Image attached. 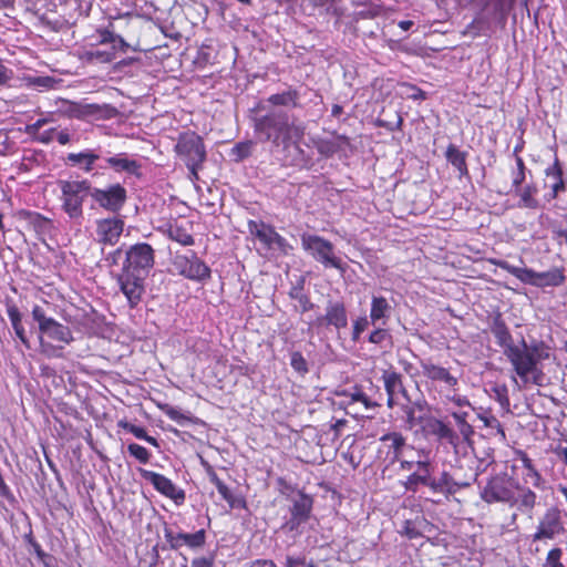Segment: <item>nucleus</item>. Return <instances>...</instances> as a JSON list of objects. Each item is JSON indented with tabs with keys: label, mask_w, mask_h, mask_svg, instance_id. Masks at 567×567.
Segmentation results:
<instances>
[{
	"label": "nucleus",
	"mask_w": 567,
	"mask_h": 567,
	"mask_svg": "<svg viewBox=\"0 0 567 567\" xmlns=\"http://www.w3.org/2000/svg\"><path fill=\"white\" fill-rule=\"evenodd\" d=\"M32 317L39 324L41 353L48 358H61L62 349L73 340L70 328L47 317L40 306L33 307Z\"/></svg>",
	"instance_id": "1"
},
{
	"label": "nucleus",
	"mask_w": 567,
	"mask_h": 567,
	"mask_svg": "<svg viewBox=\"0 0 567 567\" xmlns=\"http://www.w3.org/2000/svg\"><path fill=\"white\" fill-rule=\"evenodd\" d=\"M504 354L520 381L519 383L516 378H513L519 389L528 383L540 384L543 372L538 363L542 355L537 353V348H529L523 340L520 344L509 347Z\"/></svg>",
	"instance_id": "2"
},
{
	"label": "nucleus",
	"mask_w": 567,
	"mask_h": 567,
	"mask_svg": "<svg viewBox=\"0 0 567 567\" xmlns=\"http://www.w3.org/2000/svg\"><path fill=\"white\" fill-rule=\"evenodd\" d=\"M492 262L515 276L519 281L537 288L559 287L565 282V274L560 268H551L547 271L537 272L530 268H519L505 260L494 259Z\"/></svg>",
	"instance_id": "3"
},
{
	"label": "nucleus",
	"mask_w": 567,
	"mask_h": 567,
	"mask_svg": "<svg viewBox=\"0 0 567 567\" xmlns=\"http://www.w3.org/2000/svg\"><path fill=\"white\" fill-rule=\"evenodd\" d=\"M61 190V203L63 212L71 219H81L83 216V203L91 193V183L82 181H59Z\"/></svg>",
	"instance_id": "4"
},
{
	"label": "nucleus",
	"mask_w": 567,
	"mask_h": 567,
	"mask_svg": "<svg viewBox=\"0 0 567 567\" xmlns=\"http://www.w3.org/2000/svg\"><path fill=\"white\" fill-rule=\"evenodd\" d=\"M519 483L506 473L496 474L488 478L486 484L481 488V498L488 503H506L515 505L516 489Z\"/></svg>",
	"instance_id": "5"
},
{
	"label": "nucleus",
	"mask_w": 567,
	"mask_h": 567,
	"mask_svg": "<svg viewBox=\"0 0 567 567\" xmlns=\"http://www.w3.org/2000/svg\"><path fill=\"white\" fill-rule=\"evenodd\" d=\"M175 151L186 163L192 175L197 177V169L206 157L205 146L202 138L193 132L183 133L178 137Z\"/></svg>",
	"instance_id": "6"
},
{
	"label": "nucleus",
	"mask_w": 567,
	"mask_h": 567,
	"mask_svg": "<svg viewBox=\"0 0 567 567\" xmlns=\"http://www.w3.org/2000/svg\"><path fill=\"white\" fill-rule=\"evenodd\" d=\"M301 245L306 251L324 267H332L344 271L341 259L334 255L333 245L327 239L317 235L303 234L301 236Z\"/></svg>",
	"instance_id": "7"
},
{
	"label": "nucleus",
	"mask_w": 567,
	"mask_h": 567,
	"mask_svg": "<svg viewBox=\"0 0 567 567\" xmlns=\"http://www.w3.org/2000/svg\"><path fill=\"white\" fill-rule=\"evenodd\" d=\"M248 229L251 236L258 239L267 250L279 255H288L291 247L274 227L259 220H249Z\"/></svg>",
	"instance_id": "8"
},
{
	"label": "nucleus",
	"mask_w": 567,
	"mask_h": 567,
	"mask_svg": "<svg viewBox=\"0 0 567 567\" xmlns=\"http://www.w3.org/2000/svg\"><path fill=\"white\" fill-rule=\"evenodd\" d=\"M565 532L563 512L558 507L551 506L540 516L532 538L533 542L553 540L565 534Z\"/></svg>",
	"instance_id": "9"
},
{
	"label": "nucleus",
	"mask_w": 567,
	"mask_h": 567,
	"mask_svg": "<svg viewBox=\"0 0 567 567\" xmlns=\"http://www.w3.org/2000/svg\"><path fill=\"white\" fill-rule=\"evenodd\" d=\"M379 441L378 458L382 460L386 466L394 464L400 457L406 456L408 452L414 451L398 432L384 434Z\"/></svg>",
	"instance_id": "10"
},
{
	"label": "nucleus",
	"mask_w": 567,
	"mask_h": 567,
	"mask_svg": "<svg viewBox=\"0 0 567 567\" xmlns=\"http://www.w3.org/2000/svg\"><path fill=\"white\" fill-rule=\"evenodd\" d=\"M90 197L101 208L117 213L126 202V189L121 184H112L105 188L91 186Z\"/></svg>",
	"instance_id": "11"
},
{
	"label": "nucleus",
	"mask_w": 567,
	"mask_h": 567,
	"mask_svg": "<svg viewBox=\"0 0 567 567\" xmlns=\"http://www.w3.org/2000/svg\"><path fill=\"white\" fill-rule=\"evenodd\" d=\"M153 265V248L148 244L142 243L127 250L123 270L146 276Z\"/></svg>",
	"instance_id": "12"
},
{
	"label": "nucleus",
	"mask_w": 567,
	"mask_h": 567,
	"mask_svg": "<svg viewBox=\"0 0 567 567\" xmlns=\"http://www.w3.org/2000/svg\"><path fill=\"white\" fill-rule=\"evenodd\" d=\"M173 265L179 275L192 280H204L209 277L210 270L195 254L175 255Z\"/></svg>",
	"instance_id": "13"
},
{
	"label": "nucleus",
	"mask_w": 567,
	"mask_h": 567,
	"mask_svg": "<svg viewBox=\"0 0 567 567\" xmlns=\"http://www.w3.org/2000/svg\"><path fill=\"white\" fill-rule=\"evenodd\" d=\"M312 498L299 492L297 496L292 498V505L290 507V518L285 523L284 528L288 532H299V527L305 524L312 511Z\"/></svg>",
	"instance_id": "14"
},
{
	"label": "nucleus",
	"mask_w": 567,
	"mask_h": 567,
	"mask_svg": "<svg viewBox=\"0 0 567 567\" xmlns=\"http://www.w3.org/2000/svg\"><path fill=\"white\" fill-rule=\"evenodd\" d=\"M142 476L150 482L158 493L174 501L176 505L184 503L185 492L177 487L168 477L146 470L142 472Z\"/></svg>",
	"instance_id": "15"
},
{
	"label": "nucleus",
	"mask_w": 567,
	"mask_h": 567,
	"mask_svg": "<svg viewBox=\"0 0 567 567\" xmlns=\"http://www.w3.org/2000/svg\"><path fill=\"white\" fill-rule=\"evenodd\" d=\"M101 44H111V49L101 50V49H91L86 51V56L89 60L97 61L102 63L111 62L115 56V51L117 49H124L126 47L125 41L120 37L114 34L109 30L100 31V40Z\"/></svg>",
	"instance_id": "16"
},
{
	"label": "nucleus",
	"mask_w": 567,
	"mask_h": 567,
	"mask_svg": "<svg viewBox=\"0 0 567 567\" xmlns=\"http://www.w3.org/2000/svg\"><path fill=\"white\" fill-rule=\"evenodd\" d=\"M144 277L126 270H122L118 277L120 288L131 307H135L141 301L144 292Z\"/></svg>",
	"instance_id": "17"
},
{
	"label": "nucleus",
	"mask_w": 567,
	"mask_h": 567,
	"mask_svg": "<svg viewBox=\"0 0 567 567\" xmlns=\"http://www.w3.org/2000/svg\"><path fill=\"white\" fill-rule=\"evenodd\" d=\"M124 228V223L122 219L112 217L99 219L96 221V236L99 243L103 245H115Z\"/></svg>",
	"instance_id": "18"
},
{
	"label": "nucleus",
	"mask_w": 567,
	"mask_h": 567,
	"mask_svg": "<svg viewBox=\"0 0 567 567\" xmlns=\"http://www.w3.org/2000/svg\"><path fill=\"white\" fill-rule=\"evenodd\" d=\"M165 538L173 549H178L183 546H187L190 549H197L205 545L206 533L204 529H199L193 534L174 533L172 529H165Z\"/></svg>",
	"instance_id": "19"
},
{
	"label": "nucleus",
	"mask_w": 567,
	"mask_h": 567,
	"mask_svg": "<svg viewBox=\"0 0 567 567\" xmlns=\"http://www.w3.org/2000/svg\"><path fill=\"white\" fill-rule=\"evenodd\" d=\"M517 454L523 465L522 480L524 484L543 489L545 487V480L536 468L533 460L523 451H519Z\"/></svg>",
	"instance_id": "20"
},
{
	"label": "nucleus",
	"mask_w": 567,
	"mask_h": 567,
	"mask_svg": "<svg viewBox=\"0 0 567 567\" xmlns=\"http://www.w3.org/2000/svg\"><path fill=\"white\" fill-rule=\"evenodd\" d=\"M189 223L179 224L177 221L169 223L164 228V234L172 240L181 244L182 246H192L194 238L190 234Z\"/></svg>",
	"instance_id": "21"
},
{
	"label": "nucleus",
	"mask_w": 567,
	"mask_h": 567,
	"mask_svg": "<svg viewBox=\"0 0 567 567\" xmlns=\"http://www.w3.org/2000/svg\"><path fill=\"white\" fill-rule=\"evenodd\" d=\"M467 483H457L455 482L452 476L447 472H443L439 478H431L427 486L434 492V493H441L446 496L452 495L456 493L462 487L467 486Z\"/></svg>",
	"instance_id": "22"
},
{
	"label": "nucleus",
	"mask_w": 567,
	"mask_h": 567,
	"mask_svg": "<svg viewBox=\"0 0 567 567\" xmlns=\"http://www.w3.org/2000/svg\"><path fill=\"white\" fill-rule=\"evenodd\" d=\"M421 368L423 374L432 381L443 382L449 388H454L457 384V379L443 367L425 361L421 363Z\"/></svg>",
	"instance_id": "23"
},
{
	"label": "nucleus",
	"mask_w": 567,
	"mask_h": 567,
	"mask_svg": "<svg viewBox=\"0 0 567 567\" xmlns=\"http://www.w3.org/2000/svg\"><path fill=\"white\" fill-rule=\"evenodd\" d=\"M391 315V306L386 298L372 296L370 320L372 324H385Z\"/></svg>",
	"instance_id": "24"
},
{
	"label": "nucleus",
	"mask_w": 567,
	"mask_h": 567,
	"mask_svg": "<svg viewBox=\"0 0 567 567\" xmlns=\"http://www.w3.org/2000/svg\"><path fill=\"white\" fill-rule=\"evenodd\" d=\"M427 431L439 440L446 441L452 446L458 445V435L443 421L433 419L427 422Z\"/></svg>",
	"instance_id": "25"
},
{
	"label": "nucleus",
	"mask_w": 567,
	"mask_h": 567,
	"mask_svg": "<svg viewBox=\"0 0 567 567\" xmlns=\"http://www.w3.org/2000/svg\"><path fill=\"white\" fill-rule=\"evenodd\" d=\"M323 320H326L328 324L333 326L337 329L347 327L348 317L343 303H329Z\"/></svg>",
	"instance_id": "26"
},
{
	"label": "nucleus",
	"mask_w": 567,
	"mask_h": 567,
	"mask_svg": "<svg viewBox=\"0 0 567 567\" xmlns=\"http://www.w3.org/2000/svg\"><path fill=\"white\" fill-rule=\"evenodd\" d=\"M491 330L496 338L498 346L503 348L504 353L506 350H508L509 347L516 346L513 343L512 334L508 331L505 322L502 320L501 316L494 318Z\"/></svg>",
	"instance_id": "27"
},
{
	"label": "nucleus",
	"mask_w": 567,
	"mask_h": 567,
	"mask_svg": "<svg viewBox=\"0 0 567 567\" xmlns=\"http://www.w3.org/2000/svg\"><path fill=\"white\" fill-rule=\"evenodd\" d=\"M210 481L215 484L218 493L228 503L230 508H246L245 498L243 496L234 495L228 486L223 483L215 473L210 475Z\"/></svg>",
	"instance_id": "28"
},
{
	"label": "nucleus",
	"mask_w": 567,
	"mask_h": 567,
	"mask_svg": "<svg viewBox=\"0 0 567 567\" xmlns=\"http://www.w3.org/2000/svg\"><path fill=\"white\" fill-rule=\"evenodd\" d=\"M97 159L99 155L90 150L80 153H70L68 155V161L70 163L79 166L82 171L86 173L93 169V166Z\"/></svg>",
	"instance_id": "29"
},
{
	"label": "nucleus",
	"mask_w": 567,
	"mask_h": 567,
	"mask_svg": "<svg viewBox=\"0 0 567 567\" xmlns=\"http://www.w3.org/2000/svg\"><path fill=\"white\" fill-rule=\"evenodd\" d=\"M515 194L519 197L518 207L536 209L538 208V200L536 199L537 188L534 185H526L514 189Z\"/></svg>",
	"instance_id": "30"
},
{
	"label": "nucleus",
	"mask_w": 567,
	"mask_h": 567,
	"mask_svg": "<svg viewBox=\"0 0 567 567\" xmlns=\"http://www.w3.org/2000/svg\"><path fill=\"white\" fill-rule=\"evenodd\" d=\"M106 163L115 171V172H127L135 173L140 167L136 161L131 159L126 154L121 153L115 156L106 158Z\"/></svg>",
	"instance_id": "31"
},
{
	"label": "nucleus",
	"mask_w": 567,
	"mask_h": 567,
	"mask_svg": "<svg viewBox=\"0 0 567 567\" xmlns=\"http://www.w3.org/2000/svg\"><path fill=\"white\" fill-rule=\"evenodd\" d=\"M446 159L451 163L461 175L467 174L466 157L456 146L450 145L446 150Z\"/></svg>",
	"instance_id": "32"
},
{
	"label": "nucleus",
	"mask_w": 567,
	"mask_h": 567,
	"mask_svg": "<svg viewBox=\"0 0 567 567\" xmlns=\"http://www.w3.org/2000/svg\"><path fill=\"white\" fill-rule=\"evenodd\" d=\"M384 386L389 395L388 404L392 405L393 395L401 389V377L394 371L385 372L383 374Z\"/></svg>",
	"instance_id": "33"
},
{
	"label": "nucleus",
	"mask_w": 567,
	"mask_h": 567,
	"mask_svg": "<svg viewBox=\"0 0 567 567\" xmlns=\"http://www.w3.org/2000/svg\"><path fill=\"white\" fill-rule=\"evenodd\" d=\"M517 491H519V494L518 496H516L515 504H517L520 508H525L528 511L533 509L537 502L536 493L532 491L529 487H522L520 485Z\"/></svg>",
	"instance_id": "34"
},
{
	"label": "nucleus",
	"mask_w": 567,
	"mask_h": 567,
	"mask_svg": "<svg viewBox=\"0 0 567 567\" xmlns=\"http://www.w3.org/2000/svg\"><path fill=\"white\" fill-rule=\"evenodd\" d=\"M298 100V93L293 90L285 91L282 93L272 94L268 101L274 105H291L296 106Z\"/></svg>",
	"instance_id": "35"
},
{
	"label": "nucleus",
	"mask_w": 567,
	"mask_h": 567,
	"mask_svg": "<svg viewBox=\"0 0 567 567\" xmlns=\"http://www.w3.org/2000/svg\"><path fill=\"white\" fill-rule=\"evenodd\" d=\"M120 426L125 431L132 433L136 439L144 440L145 442L152 444L153 446H157V440L153 436H150L146 430L142 426L134 425L128 422H120Z\"/></svg>",
	"instance_id": "36"
},
{
	"label": "nucleus",
	"mask_w": 567,
	"mask_h": 567,
	"mask_svg": "<svg viewBox=\"0 0 567 567\" xmlns=\"http://www.w3.org/2000/svg\"><path fill=\"white\" fill-rule=\"evenodd\" d=\"M429 483L430 473L415 472L408 476L406 481L404 482V487L406 491L415 493L419 484L427 486Z\"/></svg>",
	"instance_id": "37"
},
{
	"label": "nucleus",
	"mask_w": 567,
	"mask_h": 567,
	"mask_svg": "<svg viewBox=\"0 0 567 567\" xmlns=\"http://www.w3.org/2000/svg\"><path fill=\"white\" fill-rule=\"evenodd\" d=\"M561 559L563 549L560 547H553L548 550L542 567H566Z\"/></svg>",
	"instance_id": "38"
},
{
	"label": "nucleus",
	"mask_w": 567,
	"mask_h": 567,
	"mask_svg": "<svg viewBox=\"0 0 567 567\" xmlns=\"http://www.w3.org/2000/svg\"><path fill=\"white\" fill-rule=\"evenodd\" d=\"M252 147H254V142H251V141L237 143L231 148V155L236 162H240L251 154Z\"/></svg>",
	"instance_id": "39"
},
{
	"label": "nucleus",
	"mask_w": 567,
	"mask_h": 567,
	"mask_svg": "<svg viewBox=\"0 0 567 567\" xmlns=\"http://www.w3.org/2000/svg\"><path fill=\"white\" fill-rule=\"evenodd\" d=\"M127 451L140 463H142V464L148 463L151 453L144 446L136 444V443H131L127 446Z\"/></svg>",
	"instance_id": "40"
},
{
	"label": "nucleus",
	"mask_w": 567,
	"mask_h": 567,
	"mask_svg": "<svg viewBox=\"0 0 567 567\" xmlns=\"http://www.w3.org/2000/svg\"><path fill=\"white\" fill-rule=\"evenodd\" d=\"M525 181V164L522 157H516V169L512 174V186L517 189Z\"/></svg>",
	"instance_id": "41"
},
{
	"label": "nucleus",
	"mask_w": 567,
	"mask_h": 567,
	"mask_svg": "<svg viewBox=\"0 0 567 567\" xmlns=\"http://www.w3.org/2000/svg\"><path fill=\"white\" fill-rule=\"evenodd\" d=\"M277 128V123L274 116L267 115L260 118L256 124V130L266 133V137L270 138L269 130Z\"/></svg>",
	"instance_id": "42"
},
{
	"label": "nucleus",
	"mask_w": 567,
	"mask_h": 567,
	"mask_svg": "<svg viewBox=\"0 0 567 567\" xmlns=\"http://www.w3.org/2000/svg\"><path fill=\"white\" fill-rule=\"evenodd\" d=\"M290 364L292 369L301 374L308 372V364L300 352H293L291 354Z\"/></svg>",
	"instance_id": "43"
},
{
	"label": "nucleus",
	"mask_w": 567,
	"mask_h": 567,
	"mask_svg": "<svg viewBox=\"0 0 567 567\" xmlns=\"http://www.w3.org/2000/svg\"><path fill=\"white\" fill-rule=\"evenodd\" d=\"M7 315L10 319V322H11L13 329L23 327L22 326V316L17 306L8 305L7 306Z\"/></svg>",
	"instance_id": "44"
},
{
	"label": "nucleus",
	"mask_w": 567,
	"mask_h": 567,
	"mask_svg": "<svg viewBox=\"0 0 567 567\" xmlns=\"http://www.w3.org/2000/svg\"><path fill=\"white\" fill-rule=\"evenodd\" d=\"M369 327V320L367 317H360L353 322L352 339L359 340L360 334Z\"/></svg>",
	"instance_id": "45"
},
{
	"label": "nucleus",
	"mask_w": 567,
	"mask_h": 567,
	"mask_svg": "<svg viewBox=\"0 0 567 567\" xmlns=\"http://www.w3.org/2000/svg\"><path fill=\"white\" fill-rule=\"evenodd\" d=\"M547 177L553 178V182L563 179V169L558 158H555L554 163L545 169Z\"/></svg>",
	"instance_id": "46"
},
{
	"label": "nucleus",
	"mask_w": 567,
	"mask_h": 567,
	"mask_svg": "<svg viewBox=\"0 0 567 567\" xmlns=\"http://www.w3.org/2000/svg\"><path fill=\"white\" fill-rule=\"evenodd\" d=\"M286 567H316L311 561H307L303 557L288 556Z\"/></svg>",
	"instance_id": "47"
},
{
	"label": "nucleus",
	"mask_w": 567,
	"mask_h": 567,
	"mask_svg": "<svg viewBox=\"0 0 567 567\" xmlns=\"http://www.w3.org/2000/svg\"><path fill=\"white\" fill-rule=\"evenodd\" d=\"M417 454V458L415 460V465L417 466V472L430 473V462L425 455L421 453V451H414Z\"/></svg>",
	"instance_id": "48"
},
{
	"label": "nucleus",
	"mask_w": 567,
	"mask_h": 567,
	"mask_svg": "<svg viewBox=\"0 0 567 567\" xmlns=\"http://www.w3.org/2000/svg\"><path fill=\"white\" fill-rule=\"evenodd\" d=\"M388 333L384 329L378 328L373 330L369 336V341L371 343L379 344L383 342V340L386 338Z\"/></svg>",
	"instance_id": "49"
},
{
	"label": "nucleus",
	"mask_w": 567,
	"mask_h": 567,
	"mask_svg": "<svg viewBox=\"0 0 567 567\" xmlns=\"http://www.w3.org/2000/svg\"><path fill=\"white\" fill-rule=\"evenodd\" d=\"M405 86L411 91L409 93V97L410 99H413V100H419V101H423L426 99V94L424 91H422L421 89L414 86V85H410V84H405Z\"/></svg>",
	"instance_id": "50"
},
{
	"label": "nucleus",
	"mask_w": 567,
	"mask_h": 567,
	"mask_svg": "<svg viewBox=\"0 0 567 567\" xmlns=\"http://www.w3.org/2000/svg\"><path fill=\"white\" fill-rule=\"evenodd\" d=\"M564 189H565V182H564V179H558V181L553 182V184L550 185L549 197L553 198V199L557 198L559 192H561Z\"/></svg>",
	"instance_id": "51"
},
{
	"label": "nucleus",
	"mask_w": 567,
	"mask_h": 567,
	"mask_svg": "<svg viewBox=\"0 0 567 567\" xmlns=\"http://www.w3.org/2000/svg\"><path fill=\"white\" fill-rule=\"evenodd\" d=\"M447 399L453 403L455 404L456 406H470L471 403L470 401L467 400L466 396H463V395H458V394H453L451 396H447Z\"/></svg>",
	"instance_id": "52"
},
{
	"label": "nucleus",
	"mask_w": 567,
	"mask_h": 567,
	"mask_svg": "<svg viewBox=\"0 0 567 567\" xmlns=\"http://www.w3.org/2000/svg\"><path fill=\"white\" fill-rule=\"evenodd\" d=\"M213 566H214L213 558L200 557V558H195L192 561V567H213Z\"/></svg>",
	"instance_id": "53"
},
{
	"label": "nucleus",
	"mask_w": 567,
	"mask_h": 567,
	"mask_svg": "<svg viewBox=\"0 0 567 567\" xmlns=\"http://www.w3.org/2000/svg\"><path fill=\"white\" fill-rule=\"evenodd\" d=\"M460 434L463 436L465 441H468L470 437L473 435L474 430L471 424L466 423L458 426Z\"/></svg>",
	"instance_id": "54"
},
{
	"label": "nucleus",
	"mask_w": 567,
	"mask_h": 567,
	"mask_svg": "<svg viewBox=\"0 0 567 567\" xmlns=\"http://www.w3.org/2000/svg\"><path fill=\"white\" fill-rule=\"evenodd\" d=\"M11 78V71L0 62V85L7 83Z\"/></svg>",
	"instance_id": "55"
},
{
	"label": "nucleus",
	"mask_w": 567,
	"mask_h": 567,
	"mask_svg": "<svg viewBox=\"0 0 567 567\" xmlns=\"http://www.w3.org/2000/svg\"><path fill=\"white\" fill-rule=\"evenodd\" d=\"M452 416L455 420L457 427L460 425L467 423V421H466L467 413L466 412H453Z\"/></svg>",
	"instance_id": "56"
},
{
	"label": "nucleus",
	"mask_w": 567,
	"mask_h": 567,
	"mask_svg": "<svg viewBox=\"0 0 567 567\" xmlns=\"http://www.w3.org/2000/svg\"><path fill=\"white\" fill-rule=\"evenodd\" d=\"M14 332H16V336L20 339V341L27 347V348H30V343H29V340L25 336V331H24V328L23 327H19V328H16L13 329Z\"/></svg>",
	"instance_id": "57"
},
{
	"label": "nucleus",
	"mask_w": 567,
	"mask_h": 567,
	"mask_svg": "<svg viewBox=\"0 0 567 567\" xmlns=\"http://www.w3.org/2000/svg\"><path fill=\"white\" fill-rule=\"evenodd\" d=\"M400 464H401V468L402 470H406V471H410L413 465H415V460L414 458H404V456L400 457Z\"/></svg>",
	"instance_id": "58"
},
{
	"label": "nucleus",
	"mask_w": 567,
	"mask_h": 567,
	"mask_svg": "<svg viewBox=\"0 0 567 567\" xmlns=\"http://www.w3.org/2000/svg\"><path fill=\"white\" fill-rule=\"evenodd\" d=\"M251 567H276L275 563L271 560H256L251 564Z\"/></svg>",
	"instance_id": "59"
},
{
	"label": "nucleus",
	"mask_w": 567,
	"mask_h": 567,
	"mask_svg": "<svg viewBox=\"0 0 567 567\" xmlns=\"http://www.w3.org/2000/svg\"><path fill=\"white\" fill-rule=\"evenodd\" d=\"M352 400L357 402H362L365 408H369V399L363 393H354L352 395Z\"/></svg>",
	"instance_id": "60"
},
{
	"label": "nucleus",
	"mask_w": 567,
	"mask_h": 567,
	"mask_svg": "<svg viewBox=\"0 0 567 567\" xmlns=\"http://www.w3.org/2000/svg\"><path fill=\"white\" fill-rule=\"evenodd\" d=\"M167 415L174 421H179L183 417L182 413L176 409H171L167 411Z\"/></svg>",
	"instance_id": "61"
},
{
	"label": "nucleus",
	"mask_w": 567,
	"mask_h": 567,
	"mask_svg": "<svg viewBox=\"0 0 567 567\" xmlns=\"http://www.w3.org/2000/svg\"><path fill=\"white\" fill-rule=\"evenodd\" d=\"M287 130L291 133H293L298 138H300L303 134V130L299 126H288Z\"/></svg>",
	"instance_id": "62"
},
{
	"label": "nucleus",
	"mask_w": 567,
	"mask_h": 567,
	"mask_svg": "<svg viewBox=\"0 0 567 567\" xmlns=\"http://www.w3.org/2000/svg\"><path fill=\"white\" fill-rule=\"evenodd\" d=\"M70 140V136L68 133L65 132H61L59 133L58 135V142L61 144V145H65Z\"/></svg>",
	"instance_id": "63"
},
{
	"label": "nucleus",
	"mask_w": 567,
	"mask_h": 567,
	"mask_svg": "<svg viewBox=\"0 0 567 567\" xmlns=\"http://www.w3.org/2000/svg\"><path fill=\"white\" fill-rule=\"evenodd\" d=\"M558 455L561 458V461L567 465V447H563L561 450H559Z\"/></svg>",
	"instance_id": "64"
}]
</instances>
